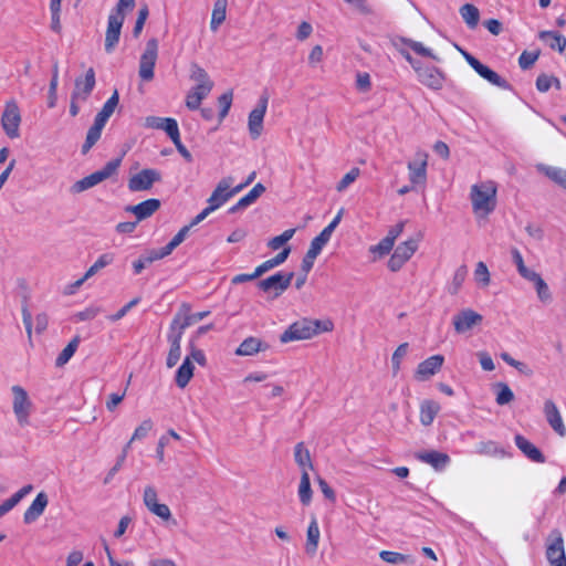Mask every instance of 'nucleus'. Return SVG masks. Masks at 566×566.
<instances>
[{"label": "nucleus", "instance_id": "obj_18", "mask_svg": "<svg viewBox=\"0 0 566 566\" xmlns=\"http://www.w3.org/2000/svg\"><path fill=\"white\" fill-rule=\"evenodd\" d=\"M342 219V211L337 213V216L332 220V222L325 227L322 232L315 237L310 244V249L307 252H312L314 255H317L322 252L323 248L331 240L332 234Z\"/></svg>", "mask_w": 566, "mask_h": 566}, {"label": "nucleus", "instance_id": "obj_62", "mask_svg": "<svg viewBox=\"0 0 566 566\" xmlns=\"http://www.w3.org/2000/svg\"><path fill=\"white\" fill-rule=\"evenodd\" d=\"M276 268L273 259L264 261L262 264L255 268L254 272L250 274V281L262 276L264 273Z\"/></svg>", "mask_w": 566, "mask_h": 566}, {"label": "nucleus", "instance_id": "obj_24", "mask_svg": "<svg viewBox=\"0 0 566 566\" xmlns=\"http://www.w3.org/2000/svg\"><path fill=\"white\" fill-rule=\"evenodd\" d=\"M189 326V318L187 317V303H182L171 321L168 336H179V338L182 339L185 329Z\"/></svg>", "mask_w": 566, "mask_h": 566}, {"label": "nucleus", "instance_id": "obj_19", "mask_svg": "<svg viewBox=\"0 0 566 566\" xmlns=\"http://www.w3.org/2000/svg\"><path fill=\"white\" fill-rule=\"evenodd\" d=\"M95 86V72L90 67L84 77H77L74 83V91L71 96L85 102Z\"/></svg>", "mask_w": 566, "mask_h": 566}, {"label": "nucleus", "instance_id": "obj_12", "mask_svg": "<svg viewBox=\"0 0 566 566\" xmlns=\"http://www.w3.org/2000/svg\"><path fill=\"white\" fill-rule=\"evenodd\" d=\"M457 50L462 54V56L465 59L468 64L484 80L490 82L491 84L501 87L506 88L507 82L502 78L496 72L489 69L486 65L482 64L478 59H475L473 55H471L469 52L461 49L459 45L455 44Z\"/></svg>", "mask_w": 566, "mask_h": 566}, {"label": "nucleus", "instance_id": "obj_43", "mask_svg": "<svg viewBox=\"0 0 566 566\" xmlns=\"http://www.w3.org/2000/svg\"><path fill=\"white\" fill-rule=\"evenodd\" d=\"M476 453L484 455H501L504 457L505 452L494 441H481L476 444Z\"/></svg>", "mask_w": 566, "mask_h": 566}, {"label": "nucleus", "instance_id": "obj_28", "mask_svg": "<svg viewBox=\"0 0 566 566\" xmlns=\"http://www.w3.org/2000/svg\"><path fill=\"white\" fill-rule=\"evenodd\" d=\"M439 411L440 405L437 401L423 400L420 403V422L426 427L430 426Z\"/></svg>", "mask_w": 566, "mask_h": 566}, {"label": "nucleus", "instance_id": "obj_37", "mask_svg": "<svg viewBox=\"0 0 566 566\" xmlns=\"http://www.w3.org/2000/svg\"><path fill=\"white\" fill-rule=\"evenodd\" d=\"M298 497L303 505H308L312 501L313 491L311 488V480L308 472L301 473V480L298 484Z\"/></svg>", "mask_w": 566, "mask_h": 566}, {"label": "nucleus", "instance_id": "obj_23", "mask_svg": "<svg viewBox=\"0 0 566 566\" xmlns=\"http://www.w3.org/2000/svg\"><path fill=\"white\" fill-rule=\"evenodd\" d=\"M49 497L46 493L40 492L36 497L33 500L31 505L27 509L23 515V521L25 524H30L36 521L44 512L48 506Z\"/></svg>", "mask_w": 566, "mask_h": 566}, {"label": "nucleus", "instance_id": "obj_16", "mask_svg": "<svg viewBox=\"0 0 566 566\" xmlns=\"http://www.w3.org/2000/svg\"><path fill=\"white\" fill-rule=\"evenodd\" d=\"M143 502L147 510L164 521L171 518V512L168 505L158 503V494L153 485H147L144 489Z\"/></svg>", "mask_w": 566, "mask_h": 566}, {"label": "nucleus", "instance_id": "obj_36", "mask_svg": "<svg viewBox=\"0 0 566 566\" xmlns=\"http://www.w3.org/2000/svg\"><path fill=\"white\" fill-rule=\"evenodd\" d=\"M226 12H227V0H217L214 2L212 14H211L210 28L212 31H217L218 28L223 23V21L226 20Z\"/></svg>", "mask_w": 566, "mask_h": 566}, {"label": "nucleus", "instance_id": "obj_34", "mask_svg": "<svg viewBox=\"0 0 566 566\" xmlns=\"http://www.w3.org/2000/svg\"><path fill=\"white\" fill-rule=\"evenodd\" d=\"M460 14L470 29H475L478 27L480 21V11L475 6L471 3L463 4L460 8Z\"/></svg>", "mask_w": 566, "mask_h": 566}, {"label": "nucleus", "instance_id": "obj_53", "mask_svg": "<svg viewBox=\"0 0 566 566\" xmlns=\"http://www.w3.org/2000/svg\"><path fill=\"white\" fill-rule=\"evenodd\" d=\"M394 244L384 238L378 244L370 245L369 252L375 255V259H381L389 254Z\"/></svg>", "mask_w": 566, "mask_h": 566}, {"label": "nucleus", "instance_id": "obj_26", "mask_svg": "<svg viewBox=\"0 0 566 566\" xmlns=\"http://www.w3.org/2000/svg\"><path fill=\"white\" fill-rule=\"evenodd\" d=\"M417 459L430 464L436 470L444 469L450 462V458L447 453L438 451H424L417 453Z\"/></svg>", "mask_w": 566, "mask_h": 566}, {"label": "nucleus", "instance_id": "obj_33", "mask_svg": "<svg viewBox=\"0 0 566 566\" xmlns=\"http://www.w3.org/2000/svg\"><path fill=\"white\" fill-rule=\"evenodd\" d=\"M379 557L384 562H386L388 564H392V565H399V564L413 565L416 563V559L413 556L405 555V554H401L398 552H391V551H381L379 553Z\"/></svg>", "mask_w": 566, "mask_h": 566}, {"label": "nucleus", "instance_id": "obj_39", "mask_svg": "<svg viewBox=\"0 0 566 566\" xmlns=\"http://www.w3.org/2000/svg\"><path fill=\"white\" fill-rule=\"evenodd\" d=\"M538 38L541 40L551 39L549 48L553 50H557L558 52H564L566 48V38L554 31H541L538 33Z\"/></svg>", "mask_w": 566, "mask_h": 566}, {"label": "nucleus", "instance_id": "obj_2", "mask_svg": "<svg viewBox=\"0 0 566 566\" xmlns=\"http://www.w3.org/2000/svg\"><path fill=\"white\" fill-rule=\"evenodd\" d=\"M497 187L494 181L488 180L474 184L470 190L472 210L478 219H486L496 207Z\"/></svg>", "mask_w": 566, "mask_h": 566}, {"label": "nucleus", "instance_id": "obj_61", "mask_svg": "<svg viewBox=\"0 0 566 566\" xmlns=\"http://www.w3.org/2000/svg\"><path fill=\"white\" fill-rule=\"evenodd\" d=\"M467 268L464 265L460 266L455 272H454V275H453V279H452V291L451 293L452 294H455L458 293L459 289L461 287V285L463 284L465 277H467Z\"/></svg>", "mask_w": 566, "mask_h": 566}, {"label": "nucleus", "instance_id": "obj_45", "mask_svg": "<svg viewBox=\"0 0 566 566\" xmlns=\"http://www.w3.org/2000/svg\"><path fill=\"white\" fill-rule=\"evenodd\" d=\"M114 261V255L112 253L102 254L95 263L90 266V269L85 272L84 279H90L95 275L98 271L109 265Z\"/></svg>", "mask_w": 566, "mask_h": 566}, {"label": "nucleus", "instance_id": "obj_20", "mask_svg": "<svg viewBox=\"0 0 566 566\" xmlns=\"http://www.w3.org/2000/svg\"><path fill=\"white\" fill-rule=\"evenodd\" d=\"M544 415L548 422V424L552 427V429L559 436L565 437L566 436V427L563 422L562 416L559 413V410L556 406V403L547 399L544 402Z\"/></svg>", "mask_w": 566, "mask_h": 566}, {"label": "nucleus", "instance_id": "obj_64", "mask_svg": "<svg viewBox=\"0 0 566 566\" xmlns=\"http://www.w3.org/2000/svg\"><path fill=\"white\" fill-rule=\"evenodd\" d=\"M553 86V75L539 74L536 78V88L545 93Z\"/></svg>", "mask_w": 566, "mask_h": 566}, {"label": "nucleus", "instance_id": "obj_40", "mask_svg": "<svg viewBox=\"0 0 566 566\" xmlns=\"http://www.w3.org/2000/svg\"><path fill=\"white\" fill-rule=\"evenodd\" d=\"M190 78L196 82L195 87L207 86L208 91L212 90L213 83L210 81L207 72L198 64L191 65Z\"/></svg>", "mask_w": 566, "mask_h": 566}, {"label": "nucleus", "instance_id": "obj_29", "mask_svg": "<svg viewBox=\"0 0 566 566\" xmlns=\"http://www.w3.org/2000/svg\"><path fill=\"white\" fill-rule=\"evenodd\" d=\"M294 459L302 472H308L313 469L310 451L305 448L303 442H298L294 448Z\"/></svg>", "mask_w": 566, "mask_h": 566}, {"label": "nucleus", "instance_id": "obj_59", "mask_svg": "<svg viewBox=\"0 0 566 566\" xmlns=\"http://www.w3.org/2000/svg\"><path fill=\"white\" fill-rule=\"evenodd\" d=\"M160 130L166 132V134L170 137L172 142H177V137L180 136L178 124L174 118L167 117Z\"/></svg>", "mask_w": 566, "mask_h": 566}, {"label": "nucleus", "instance_id": "obj_52", "mask_svg": "<svg viewBox=\"0 0 566 566\" xmlns=\"http://www.w3.org/2000/svg\"><path fill=\"white\" fill-rule=\"evenodd\" d=\"M295 231H296L295 229L285 230L282 234L272 238L268 242V247L272 250H279L281 247H283L287 241H290L293 238Z\"/></svg>", "mask_w": 566, "mask_h": 566}, {"label": "nucleus", "instance_id": "obj_3", "mask_svg": "<svg viewBox=\"0 0 566 566\" xmlns=\"http://www.w3.org/2000/svg\"><path fill=\"white\" fill-rule=\"evenodd\" d=\"M233 185V178L228 177L219 181L216 189L208 199V207L205 208L192 220V224H198L203 221L211 212L221 207L227 200L242 191L248 186V180L237 186Z\"/></svg>", "mask_w": 566, "mask_h": 566}, {"label": "nucleus", "instance_id": "obj_32", "mask_svg": "<svg viewBox=\"0 0 566 566\" xmlns=\"http://www.w3.org/2000/svg\"><path fill=\"white\" fill-rule=\"evenodd\" d=\"M170 348L166 359V366L172 368L177 365L181 356V339L179 336H168Z\"/></svg>", "mask_w": 566, "mask_h": 566}, {"label": "nucleus", "instance_id": "obj_51", "mask_svg": "<svg viewBox=\"0 0 566 566\" xmlns=\"http://www.w3.org/2000/svg\"><path fill=\"white\" fill-rule=\"evenodd\" d=\"M360 170L357 167L352 168L347 174L344 175V177L340 179V181L336 185V190L338 192L345 191L353 182L356 181V179L359 177Z\"/></svg>", "mask_w": 566, "mask_h": 566}, {"label": "nucleus", "instance_id": "obj_58", "mask_svg": "<svg viewBox=\"0 0 566 566\" xmlns=\"http://www.w3.org/2000/svg\"><path fill=\"white\" fill-rule=\"evenodd\" d=\"M149 11L147 4L142 6V8L138 11L137 20L135 22V27L133 30V34L135 38H137L140 32L143 31V28L145 25V22L148 18Z\"/></svg>", "mask_w": 566, "mask_h": 566}, {"label": "nucleus", "instance_id": "obj_6", "mask_svg": "<svg viewBox=\"0 0 566 566\" xmlns=\"http://www.w3.org/2000/svg\"><path fill=\"white\" fill-rule=\"evenodd\" d=\"M22 115L20 106L14 98L7 99L1 113L0 124L1 128L10 139L20 137V125Z\"/></svg>", "mask_w": 566, "mask_h": 566}, {"label": "nucleus", "instance_id": "obj_60", "mask_svg": "<svg viewBox=\"0 0 566 566\" xmlns=\"http://www.w3.org/2000/svg\"><path fill=\"white\" fill-rule=\"evenodd\" d=\"M186 357H190V361L193 364V361L198 363L200 366H206L207 359L205 353L197 348L193 343H189V354Z\"/></svg>", "mask_w": 566, "mask_h": 566}, {"label": "nucleus", "instance_id": "obj_55", "mask_svg": "<svg viewBox=\"0 0 566 566\" xmlns=\"http://www.w3.org/2000/svg\"><path fill=\"white\" fill-rule=\"evenodd\" d=\"M192 226L193 224L191 222L189 226L181 228L178 233L170 240V242L165 245L166 252L170 254L179 244H181Z\"/></svg>", "mask_w": 566, "mask_h": 566}, {"label": "nucleus", "instance_id": "obj_13", "mask_svg": "<svg viewBox=\"0 0 566 566\" xmlns=\"http://www.w3.org/2000/svg\"><path fill=\"white\" fill-rule=\"evenodd\" d=\"M13 400L12 408L20 424L24 426L28 423V419L31 412L32 402L29 398L28 392L24 388L19 385H14L11 388Z\"/></svg>", "mask_w": 566, "mask_h": 566}, {"label": "nucleus", "instance_id": "obj_49", "mask_svg": "<svg viewBox=\"0 0 566 566\" xmlns=\"http://www.w3.org/2000/svg\"><path fill=\"white\" fill-rule=\"evenodd\" d=\"M399 41L406 45H408L411 50H413L417 54L421 56H428L433 60H438L437 55L432 53V51L426 48L421 42L413 41L406 38H400Z\"/></svg>", "mask_w": 566, "mask_h": 566}, {"label": "nucleus", "instance_id": "obj_25", "mask_svg": "<svg viewBox=\"0 0 566 566\" xmlns=\"http://www.w3.org/2000/svg\"><path fill=\"white\" fill-rule=\"evenodd\" d=\"M321 538V530L318 526L317 518L312 516L311 522L308 524L306 531V543H305V552L310 556H314L318 548V543Z\"/></svg>", "mask_w": 566, "mask_h": 566}, {"label": "nucleus", "instance_id": "obj_54", "mask_svg": "<svg viewBox=\"0 0 566 566\" xmlns=\"http://www.w3.org/2000/svg\"><path fill=\"white\" fill-rule=\"evenodd\" d=\"M534 286H535V290L537 293V297L542 303L548 304L552 302L551 290H549L548 285L546 284V282L542 277L537 282L534 283Z\"/></svg>", "mask_w": 566, "mask_h": 566}, {"label": "nucleus", "instance_id": "obj_7", "mask_svg": "<svg viewBox=\"0 0 566 566\" xmlns=\"http://www.w3.org/2000/svg\"><path fill=\"white\" fill-rule=\"evenodd\" d=\"M293 277V272L280 271L266 279L260 280L256 283V287L263 292L269 300H275L290 287Z\"/></svg>", "mask_w": 566, "mask_h": 566}, {"label": "nucleus", "instance_id": "obj_1", "mask_svg": "<svg viewBox=\"0 0 566 566\" xmlns=\"http://www.w3.org/2000/svg\"><path fill=\"white\" fill-rule=\"evenodd\" d=\"M334 329V323L329 318L314 319L303 317L292 323L281 335L283 344L312 339L322 333H329Z\"/></svg>", "mask_w": 566, "mask_h": 566}, {"label": "nucleus", "instance_id": "obj_9", "mask_svg": "<svg viewBox=\"0 0 566 566\" xmlns=\"http://www.w3.org/2000/svg\"><path fill=\"white\" fill-rule=\"evenodd\" d=\"M270 93L264 90L259 96L255 106L250 111V139L259 138L264 132L263 119L268 109Z\"/></svg>", "mask_w": 566, "mask_h": 566}, {"label": "nucleus", "instance_id": "obj_30", "mask_svg": "<svg viewBox=\"0 0 566 566\" xmlns=\"http://www.w3.org/2000/svg\"><path fill=\"white\" fill-rule=\"evenodd\" d=\"M193 364L190 357H186L176 373V384L179 388H185L193 376Z\"/></svg>", "mask_w": 566, "mask_h": 566}, {"label": "nucleus", "instance_id": "obj_14", "mask_svg": "<svg viewBox=\"0 0 566 566\" xmlns=\"http://www.w3.org/2000/svg\"><path fill=\"white\" fill-rule=\"evenodd\" d=\"M483 323V316L472 308L459 311L452 318L454 331L458 334H465L473 331Z\"/></svg>", "mask_w": 566, "mask_h": 566}, {"label": "nucleus", "instance_id": "obj_47", "mask_svg": "<svg viewBox=\"0 0 566 566\" xmlns=\"http://www.w3.org/2000/svg\"><path fill=\"white\" fill-rule=\"evenodd\" d=\"M57 81H59V65H57V63H55L53 65L52 78H51L50 87H49L48 106L50 108H53L56 105V101H57V95H56Z\"/></svg>", "mask_w": 566, "mask_h": 566}, {"label": "nucleus", "instance_id": "obj_46", "mask_svg": "<svg viewBox=\"0 0 566 566\" xmlns=\"http://www.w3.org/2000/svg\"><path fill=\"white\" fill-rule=\"evenodd\" d=\"M548 178L566 189V170L557 167L539 168Z\"/></svg>", "mask_w": 566, "mask_h": 566}, {"label": "nucleus", "instance_id": "obj_21", "mask_svg": "<svg viewBox=\"0 0 566 566\" xmlns=\"http://www.w3.org/2000/svg\"><path fill=\"white\" fill-rule=\"evenodd\" d=\"M419 81L432 90H440L443 85V74L432 66H415Z\"/></svg>", "mask_w": 566, "mask_h": 566}, {"label": "nucleus", "instance_id": "obj_17", "mask_svg": "<svg viewBox=\"0 0 566 566\" xmlns=\"http://www.w3.org/2000/svg\"><path fill=\"white\" fill-rule=\"evenodd\" d=\"M444 357L442 355H433L421 361L415 371V378L419 381H426L436 375L442 367Z\"/></svg>", "mask_w": 566, "mask_h": 566}, {"label": "nucleus", "instance_id": "obj_8", "mask_svg": "<svg viewBox=\"0 0 566 566\" xmlns=\"http://www.w3.org/2000/svg\"><path fill=\"white\" fill-rule=\"evenodd\" d=\"M161 172L154 168H145L132 174L127 181V188L132 192L148 191L157 182L161 181Z\"/></svg>", "mask_w": 566, "mask_h": 566}, {"label": "nucleus", "instance_id": "obj_11", "mask_svg": "<svg viewBox=\"0 0 566 566\" xmlns=\"http://www.w3.org/2000/svg\"><path fill=\"white\" fill-rule=\"evenodd\" d=\"M158 57V41L153 38L146 43L145 50L139 60V76L144 81H151L154 78V69Z\"/></svg>", "mask_w": 566, "mask_h": 566}, {"label": "nucleus", "instance_id": "obj_31", "mask_svg": "<svg viewBox=\"0 0 566 566\" xmlns=\"http://www.w3.org/2000/svg\"><path fill=\"white\" fill-rule=\"evenodd\" d=\"M118 102H119L118 92L115 91L113 93V95L103 105L102 109L97 113L94 120L105 125L106 122L108 120V118L113 115L115 108L118 105Z\"/></svg>", "mask_w": 566, "mask_h": 566}, {"label": "nucleus", "instance_id": "obj_44", "mask_svg": "<svg viewBox=\"0 0 566 566\" xmlns=\"http://www.w3.org/2000/svg\"><path fill=\"white\" fill-rule=\"evenodd\" d=\"M418 249V241L415 239H409L402 243H400L396 250L394 251L396 254L401 256L405 261H409L410 258L415 254Z\"/></svg>", "mask_w": 566, "mask_h": 566}, {"label": "nucleus", "instance_id": "obj_41", "mask_svg": "<svg viewBox=\"0 0 566 566\" xmlns=\"http://www.w3.org/2000/svg\"><path fill=\"white\" fill-rule=\"evenodd\" d=\"M80 340H81L80 337L75 336L65 346V348L60 353V355L56 358L55 365L57 367L65 365L71 359V357L74 355V353L76 352V349L78 347Z\"/></svg>", "mask_w": 566, "mask_h": 566}, {"label": "nucleus", "instance_id": "obj_15", "mask_svg": "<svg viewBox=\"0 0 566 566\" xmlns=\"http://www.w3.org/2000/svg\"><path fill=\"white\" fill-rule=\"evenodd\" d=\"M545 554L549 566H566L564 539L558 531H554L547 539Z\"/></svg>", "mask_w": 566, "mask_h": 566}, {"label": "nucleus", "instance_id": "obj_5", "mask_svg": "<svg viewBox=\"0 0 566 566\" xmlns=\"http://www.w3.org/2000/svg\"><path fill=\"white\" fill-rule=\"evenodd\" d=\"M120 164V157L109 160L102 169L94 171L93 174L74 182L71 191L73 193H80L90 188H93L94 186L116 175Z\"/></svg>", "mask_w": 566, "mask_h": 566}, {"label": "nucleus", "instance_id": "obj_22", "mask_svg": "<svg viewBox=\"0 0 566 566\" xmlns=\"http://www.w3.org/2000/svg\"><path fill=\"white\" fill-rule=\"evenodd\" d=\"M160 205L159 199L151 198L135 206H127L125 211L133 213L137 221H143L151 217L160 208Z\"/></svg>", "mask_w": 566, "mask_h": 566}, {"label": "nucleus", "instance_id": "obj_48", "mask_svg": "<svg viewBox=\"0 0 566 566\" xmlns=\"http://www.w3.org/2000/svg\"><path fill=\"white\" fill-rule=\"evenodd\" d=\"M408 343L400 344L391 356L392 374L397 375L400 370L401 363L408 353Z\"/></svg>", "mask_w": 566, "mask_h": 566}, {"label": "nucleus", "instance_id": "obj_27", "mask_svg": "<svg viewBox=\"0 0 566 566\" xmlns=\"http://www.w3.org/2000/svg\"><path fill=\"white\" fill-rule=\"evenodd\" d=\"M517 448L533 462L544 463L545 457L531 441L521 434L515 436Z\"/></svg>", "mask_w": 566, "mask_h": 566}, {"label": "nucleus", "instance_id": "obj_50", "mask_svg": "<svg viewBox=\"0 0 566 566\" xmlns=\"http://www.w3.org/2000/svg\"><path fill=\"white\" fill-rule=\"evenodd\" d=\"M497 394H496V403L500 406H504L510 403L514 399V394L511 388L504 384L500 382L496 385Z\"/></svg>", "mask_w": 566, "mask_h": 566}, {"label": "nucleus", "instance_id": "obj_35", "mask_svg": "<svg viewBox=\"0 0 566 566\" xmlns=\"http://www.w3.org/2000/svg\"><path fill=\"white\" fill-rule=\"evenodd\" d=\"M211 91H208L207 86L201 87H192L191 91L187 94L186 105L189 109L199 108L201 101L208 96Z\"/></svg>", "mask_w": 566, "mask_h": 566}, {"label": "nucleus", "instance_id": "obj_56", "mask_svg": "<svg viewBox=\"0 0 566 566\" xmlns=\"http://www.w3.org/2000/svg\"><path fill=\"white\" fill-rule=\"evenodd\" d=\"M539 56V51H524L518 57V65L522 70L531 69Z\"/></svg>", "mask_w": 566, "mask_h": 566}, {"label": "nucleus", "instance_id": "obj_63", "mask_svg": "<svg viewBox=\"0 0 566 566\" xmlns=\"http://www.w3.org/2000/svg\"><path fill=\"white\" fill-rule=\"evenodd\" d=\"M323 57H324L323 48H322V45L317 44V45L313 46V49L311 50V52L308 54V64L312 67H315L323 61Z\"/></svg>", "mask_w": 566, "mask_h": 566}, {"label": "nucleus", "instance_id": "obj_38", "mask_svg": "<svg viewBox=\"0 0 566 566\" xmlns=\"http://www.w3.org/2000/svg\"><path fill=\"white\" fill-rule=\"evenodd\" d=\"M104 126V124L94 120V124L88 129L85 142L82 146L83 154H86L97 143V140L101 138Z\"/></svg>", "mask_w": 566, "mask_h": 566}, {"label": "nucleus", "instance_id": "obj_57", "mask_svg": "<svg viewBox=\"0 0 566 566\" xmlns=\"http://www.w3.org/2000/svg\"><path fill=\"white\" fill-rule=\"evenodd\" d=\"M153 427H154V422L150 419H145L135 429V431L128 442H130V444H132L135 440H140V439L145 438L148 434V432L153 429Z\"/></svg>", "mask_w": 566, "mask_h": 566}, {"label": "nucleus", "instance_id": "obj_4", "mask_svg": "<svg viewBox=\"0 0 566 566\" xmlns=\"http://www.w3.org/2000/svg\"><path fill=\"white\" fill-rule=\"evenodd\" d=\"M135 6V0H118L116 7L108 15L107 29L105 34V51L112 53L116 48L123 23L125 21L126 11L132 10Z\"/></svg>", "mask_w": 566, "mask_h": 566}, {"label": "nucleus", "instance_id": "obj_10", "mask_svg": "<svg viewBox=\"0 0 566 566\" xmlns=\"http://www.w3.org/2000/svg\"><path fill=\"white\" fill-rule=\"evenodd\" d=\"M429 155L426 150H417L413 158L408 161L409 181L412 186H424L427 182V167Z\"/></svg>", "mask_w": 566, "mask_h": 566}, {"label": "nucleus", "instance_id": "obj_42", "mask_svg": "<svg viewBox=\"0 0 566 566\" xmlns=\"http://www.w3.org/2000/svg\"><path fill=\"white\" fill-rule=\"evenodd\" d=\"M474 280L481 287H488L491 283V275L486 264L482 261L478 262L474 270Z\"/></svg>", "mask_w": 566, "mask_h": 566}]
</instances>
